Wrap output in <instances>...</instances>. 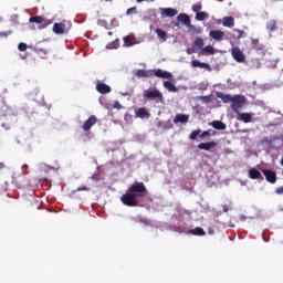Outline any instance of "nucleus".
<instances>
[{"instance_id": "obj_47", "label": "nucleus", "mask_w": 283, "mask_h": 283, "mask_svg": "<svg viewBox=\"0 0 283 283\" xmlns=\"http://www.w3.org/2000/svg\"><path fill=\"white\" fill-rule=\"evenodd\" d=\"M6 168V164L4 163H0V170Z\"/></svg>"}, {"instance_id": "obj_21", "label": "nucleus", "mask_w": 283, "mask_h": 283, "mask_svg": "<svg viewBox=\"0 0 283 283\" xmlns=\"http://www.w3.org/2000/svg\"><path fill=\"white\" fill-rule=\"evenodd\" d=\"M266 31L271 34L277 30V21L275 20H270L266 25Z\"/></svg>"}, {"instance_id": "obj_20", "label": "nucleus", "mask_w": 283, "mask_h": 283, "mask_svg": "<svg viewBox=\"0 0 283 283\" xmlns=\"http://www.w3.org/2000/svg\"><path fill=\"white\" fill-rule=\"evenodd\" d=\"M249 178L251 179H263L262 172L256 168L249 169Z\"/></svg>"}, {"instance_id": "obj_36", "label": "nucleus", "mask_w": 283, "mask_h": 283, "mask_svg": "<svg viewBox=\"0 0 283 283\" xmlns=\"http://www.w3.org/2000/svg\"><path fill=\"white\" fill-rule=\"evenodd\" d=\"M135 43L129 36L124 38V46H133Z\"/></svg>"}, {"instance_id": "obj_18", "label": "nucleus", "mask_w": 283, "mask_h": 283, "mask_svg": "<svg viewBox=\"0 0 283 283\" xmlns=\"http://www.w3.org/2000/svg\"><path fill=\"white\" fill-rule=\"evenodd\" d=\"M191 66L192 67H200V69H206L207 71H211V65L207 63H202L198 60L191 61Z\"/></svg>"}, {"instance_id": "obj_17", "label": "nucleus", "mask_w": 283, "mask_h": 283, "mask_svg": "<svg viewBox=\"0 0 283 283\" xmlns=\"http://www.w3.org/2000/svg\"><path fill=\"white\" fill-rule=\"evenodd\" d=\"M136 116L139 118H149L151 116V114L149 113V111L146 107H140L137 109Z\"/></svg>"}, {"instance_id": "obj_45", "label": "nucleus", "mask_w": 283, "mask_h": 283, "mask_svg": "<svg viewBox=\"0 0 283 283\" xmlns=\"http://www.w3.org/2000/svg\"><path fill=\"white\" fill-rule=\"evenodd\" d=\"M263 143H272V140L270 139V137H264Z\"/></svg>"}, {"instance_id": "obj_42", "label": "nucleus", "mask_w": 283, "mask_h": 283, "mask_svg": "<svg viewBox=\"0 0 283 283\" xmlns=\"http://www.w3.org/2000/svg\"><path fill=\"white\" fill-rule=\"evenodd\" d=\"M209 136H211V130H205V132L200 133V135H199L200 138H206Z\"/></svg>"}, {"instance_id": "obj_49", "label": "nucleus", "mask_w": 283, "mask_h": 283, "mask_svg": "<svg viewBox=\"0 0 283 283\" xmlns=\"http://www.w3.org/2000/svg\"><path fill=\"white\" fill-rule=\"evenodd\" d=\"M136 1L139 2V3H142V2L147 1V0H136Z\"/></svg>"}, {"instance_id": "obj_27", "label": "nucleus", "mask_w": 283, "mask_h": 283, "mask_svg": "<svg viewBox=\"0 0 283 283\" xmlns=\"http://www.w3.org/2000/svg\"><path fill=\"white\" fill-rule=\"evenodd\" d=\"M164 87L167 88L169 92H172V93L179 92L177 86L170 81L164 82Z\"/></svg>"}, {"instance_id": "obj_6", "label": "nucleus", "mask_w": 283, "mask_h": 283, "mask_svg": "<svg viewBox=\"0 0 283 283\" xmlns=\"http://www.w3.org/2000/svg\"><path fill=\"white\" fill-rule=\"evenodd\" d=\"M231 55H232L233 60H235L239 63H243L247 59L243 51L238 46L231 49Z\"/></svg>"}, {"instance_id": "obj_4", "label": "nucleus", "mask_w": 283, "mask_h": 283, "mask_svg": "<svg viewBox=\"0 0 283 283\" xmlns=\"http://www.w3.org/2000/svg\"><path fill=\"white\" fill-rule=\"evenodd\" d=\"M144 97L147 99H159L163 101L164 99V95L160 91H158L157 88L155 90H146L144 92Z\"/></svg>"}, {"instance_id": "obj_16", "label": "nucleus", "mask_w": 283, "mask_h": 283, "mask_svg": "<svg viewBox=\"0 0 283 283\" xmlns=\"http://www.w3.org/2000/svg\"><path fill=\"white\" fill-rule=\"evenodd\" d=\"M222 25L226 28H234L235 27V20L233 17H224L222 19Z\"/></svg>"}, {"instance_id": "obj_38", "label": "nucleus", "mask_w": 283, "mask_h": 283, "mask_svg": "<svg viewBox=\"0 0 283 283\" xmlns=\"http://www.w3.org/2000/svg\"><path fill=\"white\" fill-rule=\"evenodd\" d=\"M234 31H237L239 34L237 35V39L240 40L244 36H247V32L243 30H239V29H234Z\"/></svg>"}, {"instance_id": "obj_14", "label": "nucleus", "mask_w": 283, "mask_h": 283, "mask_svg": "<svg viewBox=\"0 0 283 283\" xmlns=\"http://www.w3.org/2000/svg\"><path fill=\"white\" fill-rule=\"evenodd\" d=\"M96 91L101 94H107L112 92V88L109 85L104 84V83H98L96 84Z\"/></svg>"}, {"instance_id": "obj_41", "label": "nucleus", "mask_w": 283, "mask_h": 283, "mask_svg": "<svg viewBox=\"0 0 283 283\" xmlns=\"http://www.w3.org/2000/svg\"><path fill=\"white\" fill-rule=\"evenodd\" d=\"M137 13V7H133L130 9H127L126 14L130 15V14H136Z\"/></svg>"}, {"instance_id": "obj_2", "label": "nucleus", "mask_w": 283, "mask_h": 283, "mask_svg": "<svg viewBox=\"0 0 283 283\" xmlns=\"http://www.w3.org/2000/svg\"><path fill=\"white\" fill-rule=\"evenodd\" d=\"M247 104V97L244 95H234L231 101V108L234 113L240 114Z\"/></svg>"}, {"instance_id": "obj_44", "label": "nucleus", "mask_w": 283, "mask_h": 283, "mask_svg": "<svg viewBox=\"0 0 283 283\" xmlns=\"http://www.w3.org/2000/svg\"><path fill=\"white\" fill-rule=\"evenodd\" d=\"M275 192L279 195H283V186L275 189Z\"/></svg>"}, {"instance_id": "obj_54", "label": "nucleus", "mask_w": 283, "mask_h": 283, "mask_svg": "<svg viewBox=\"0 0 283 283\" xmlns=\"http://www.w3.org/2000/svg\"><path fill=\"white\" fill-rule=\"evenodd\" d=\"M151 2L156 1V0H150Z\"/></svg>"}, {"instance_id": "obj_11", "label": "nucleus", "mask_w": 283, "mask_h": 283, "mask_svg": "<svg viewBox=\"0 0 283 283\" xmlns=\"http://www.w3.org/2000/svg\"><path fill=\"white\" fill-rule=\"evenodd\" d=\"M154 75L159 78H172V73L168 71H163L161 69H158L154 71Z\"/></svg>"}, {"instance_id": "obj_29", "label": "nucleus", "mask_w": 283, "mask_h": 283, "mask_svg": "<svg viewBox=\"0 0 283 283\" xmlns=\"http://www.w3.org/2000/svg\"><path fill=\"white\" fill-rule=\"evenodd\" d=\"M187 28L190 33H197V34L203 33V29L201 27L196 28L192 23H190V25H188Z\"/></svg>"}, {"instance_id": "obj_30", "label": "nucleus", "mask_w": 283, "mask_h": 283, "mask_svg": "<svg viewBox=\"0 0 283 283\" xmlns=\"http://www.w3.org/2000/svg\"><path fill=\"white\" fill-rule=\"evenodd\" d=\"M205 40L202 38H197L195 39V41L192 42V46L193 48H199L202 49L205 46Z\"/></svg>"}, {"instance_id": "obj_35", "label": "nucleus", "mask_w": 283, "mask_h": 283, "mask_svg": "<svg viewBox=\"0 0 283 283\" xmlns=\"http://www.w3.org/2000/svg\"><path fill=\"white\" fill-rule=\"evenodd\" d=\"M191 10H192L193 12H196V14L199 13V12L202 10V3L199 2V3H197V4H193V6L191 7Z\"/></svg>"}, {"instance_id": "obj_31", "label": "nucleus", "mask_w": 283, "mask_h": 283, "mask_svg": "<svg viewBox=\"0 0 283 283\" xmlns=\"http://www.w3.org/2000/svg\"><path fill=\"white\" fill-rule=\"evenodd\" d=\"M119 45H120L119 39H116L115 41L109 42L108 44H106V49L116 50V49L119 48Z\"/></svg>"}, {"instance_id": "obj_40", "label": "nucleus", "mask_w": 283, "mask_h": 283, "mask_svg": "<svg viewBox=\"0 0 283 283\" xmlns=\"http://www.w3.org/2000/svg\"><path fill=\"white\" fill-rule=\"evenodd\" d=\"M35 53L40 54V55H46L48 51L45 49H41V48H35Z\"/></svg>"}, {"instance_id": "obj_19", "label": "nucleus", "mask_w": 283, "mask_h": 283, "mask_svg": "<svg viewBox=\"0 0 283 283\" xmlns=\"http://www.w3.org/2000/svg\"><path fill=\"white\" fill-rule=\"evenodd\" d=\"M210 126H212L213 128H216L217 130H226L227 129V124H224L221 120H213L211 123H209Z\"/></svg>"}, {"instance_id": "obj_43", "label": "nucleus", "mask_w": 283, "mask_h": 283, "mask_svg": "<svg viewBox=\"0 0 283 283\" xmlns=\"http://www.w3.org/2000/svg\"><path fill=\"white\" fill-rule=\"evenodd\" d=\"M90 188L87 186H82V187H78L76 188V191H88Z\"/></svg>"}, {"instance_id": "obj_55", "label": "nucleus", "mask_w": 283, "mask_h": 283, "mask_svg": "<svg viewBox=\"0 0 283 283\" xmlns=\"http://www.w3.org/2000/svg\"><path fill=\"white\" fill-rule=\"evenodd\" d=\"M105 1H112V0H105Z\"/></svg>"}, {"instance_id": "obj_52", "label": "nucleus", "mask_w": 283, "mask_h": 283, "mask_svg": "<svg viewBox=\"0 0 283 283\" xmlns=\"http://www.w3.org/2000/svg\"><path fill=\"white\" fill-rule=\"evenodd\" d=\"M107 34H108V35H113V32H108Z\"/></svg>"}, {"instance_id": "obj_3", "label": "nucleus", "mask_w": 283, "mask_h": 283, "mask_svg": "<svg viewBox=\"0 0 283 283\" xmlns=\"http://www.w3.org/2000/svg\"><path fill=\"white\" fill-rule=\"evenodd\" d=\"M251 46L258 55H266L268 49L263 43H261L260 39H251Z\"/></svg>"}, {"instance_id": "obj_28", "label": "nucleus", "mask_w": 283, "mask_h": 283, "mask_svg": "<svg viewBox=\"0 0 283 283\" xmlns=\"http://www.w3.org/2000/svg\"><path fill=\"white\" fill-rule=\"evenodd\" d=\"M12 184L15 185L17 188H23L25 184V178L19 177V178L12 179Z\"/></svg>"}, {"instance_id": "obj_22", "label": "nucleus", "mask_w": 283, "mask_h": 283, "mask_svg": "<svg viewBox=\"0 0 283 283\" xmlns=\"http://www.w3.org/2000/svg\"><path fill=\"white\" fill-rule=\"evenodd\" d=\"M179 21H181L182 24H185L187 28L191 24V19L188 14L181 13L177 17Z\"/></svg>"}, {"instance_id": "obj_5", "label": "nucleus", "mask_w": 283, "mask_h": 283, "mask_svg": "<svg viewBox=\"0 0 283 283\" xmlns=\"http://www.w3.org/2000/svg\"><path fill=\"white\" fill-rule=\"evenodd\" d=\"M30 23L42 24V28H48L53 23V20H45L42 15L31 17L29 18Z\"/></svg>"}, {"instance_id": "obj_32", "label": "nucleus", "mask_w": 283, "mask_h": 283, "mask_svg": "<svg viewBox=\"0 0 283 283\" xmlns=\"http://www.w3.org/2000/svg\"><path fill=\"white\" fill-rule=\"evenodd\" d=\"M155 32H156L157 36H158L160 40L167 41L168 35H167V32H166V31H164V30H161V29H156Z\"/></svg>"}, {"instance_id": "obj_12", "label": "nucleus", "mask_w": 283, "mask_h": 283, "mask_svg": "<svg viewBox=\"0 0 283 283\" xmlns=\"http://www.w3.org/2000/svg\"><path fill=\"white\" fill-rule=\"evenodd\" d=\"M160 11H161V15H165L168 18H174L179 13L178 10L172 9V8L160 9Z\"/></svg>"}, {"instance_id": "obj_8", "label": "nucleus", "mask_w": 283, "mask_h": 283, "mask_svg": "<svg viewBox=\"0 0 283 283\" xmlns=\"http://www.w3.org/2000/svg\"><path fill=\"white\" fill-rule=\"evenodd\" d=\"M97 123V117L92 115L83 124L82 128L85 132H88Z\"/></svg>"}, {"instance_id": "obj_7", "label": "nucleus", "mask_w": 283, "mask_h": 283, "mask_svg": "<svg viewBox=\"0 0 283 283\" xmlns=\"http://www.w3.org/2000/svg\"><path fill=\"white\" fill-rule=\"evenodd\" d=\"M262 172L270 184H275L277 181V174L274 170L263 169Z\"/></svg>"}, {"instance_id": "obj_33", "label": "nucleus", "mask_w": 283, "mask_h": 283, "mask_svg": "<svg viewBox=\"0 0 283 283\" xmlns=\"http://www.w3.org/2000/svg\"><path fill=\"white\" fill-rule=\"evenodd\" d=\"M210 15L207 12H198L196 13V20L197 21H205L206 19H208Z\"/></svg>"}, {"instance_id": "obj_51", "label": "nucleus", "mask_w": 283, "mask_h": 283, "mask_svg": "<svg viewBox=\"0 0 283 283\" xmlns=\"http://www.w3.org/2000/svg\"><path fill=\"white\" fill-rule=\"evenodd\" d=\"M280 163H281V165L283 166V156H282V159H281V161H280Z\"/></svg>"}, {"instance_id": "obj_53", "label": "nucleus", "mask_w": 283, "mask_h": 283, "mask_svg": "<svg viewBox=\"0 0 283 283\" xmlns=\"http://www.w3.org/2000/svg\"><path fill=\"white\" fill-rule=\"evenodd\" d=\"M25 168H28V165H24Z\"/></svg>"}, {"instance_id": "obj_25", "label": "nucleus", "mask_w": 283, "mask_h": 283, "mask_svg": "<svg viewBox=\"0 0 283 283\" xmlns=\"http://www.w3.org/2000/svg\"><path fill=\"white\" fill-rule=\"evenodd\" d=\"M189 122V115H185V114H178L175 116L174 118V123L178 124V123H188Z\"/></svg>"}, {"instance_id": "obj_1", "label": "nucleus", "mask_w": 283, "mask_h": 283, "mask_svg": "<svg viewBox=\"0 0 283 283\" xmlns=\"http://www.w3.org/2000/svg\"><path fill=\"white\" fill-rule=\"evenodd\" d=\"M148 195V189L144 182L135 181L127 191L120 197V201L125 207H139L137 198H144Z\"/></svg>"}, {"instance_id": "obj_23", "label": "nucleus", "mask_w": 283, "mask_h": 283, "mask_svg": "<svg viewBox=\"0 0 283 283\" xmlns=\"http://www.w3.org/2000/svg\"><path fill=\"white\" fill-rule=\"evenodd\" d=\"M153 71H147V70H137L135 71L134 75L137 77H150L153 76Z\"/></svg>"}, {"instance_id": "obj_9", "label": "nucleus", "mask_w": 283, "mask_h": 283, "mask_svg": "<svg viewBox=\"0 0 283 283\" xmlns=\"http://www.w3.org/2000/svg\"><path fill=\"white\" fill-rule=\"evenodd\" d=\"M209 36L218 42H221L226 36V32L220 30H212L209 32Z\"/></svg>"}, {"instance_id": "obj_46", "label": "nucleus", "mask_w": 283, "mask_h": 283, "mask_svg": "<svg viewBox=\"0 0 283 283\" xmlns=\"http://www.w3.org/2000/svg\"><path fill=\"white\" fill-rule=\"evenodd\" d=\"M120 106H122V105H120V103H119V102H115L114 107L119 108Z\"/></svg>"}, {"instance_id": "obj_48", "label": "nucleus", "mask_w": 283, "mask_h": 283, "mask_svg": "<svg viewBox=\"0 0 283 283\" xmlns=\"http://www.w3.org/2000/svg\"><path fill=\"white\" fill-rule=\"evenodd\" d=\"M140 222H144L146 224L147 220L146 219H140Z\"/></svg>"}, {"instance_id": "obj_26", "label": "nucleus", "mask_w": 283, "mask_h": 283, "mask_svg": "<svg viewBox=\"0 0 283 283\" xmlns=\"http://www.w3.org/2000/svg\"><path fill=\"white\" fill-rule=\"evenodd\" d=\"M189 233L191 235H199V237L207 235V232L205 231V229H202L200 227H197L195 229H190Z\"/></svg>"}, {"instance_id": "obj_24", "label": "nucleus", "mask_w": 283, "mask_h": 283, "mask_svg": "<svg viewBox=\"0 0 283 283\" xmlns=\"http://www.w3.org/2000/svg\"><path fill=\"white\" fill-rule=\"evenodd\" d=\"M217 97H219L223 103H232L233 96L229 94H224L221 92L217 93Z\"/></svg>"}, {"instance_id": "obj_13", "label": "nucleus", "mask_w": 283, "mask_h": 283, "mask_svg": "<svg viewBox=\"0 0 283 283\" xmlns=\"http://www.w3.org/2000/svg\"><path fill=\"white\" fill-rule=\"evenodd\" d=\"M237 118L248 124V123L252 122L253 114L252 113H241V112H239Z\"/></svg>"}, {"instance_id": "obj_34", "label": "nucleus", "mask_w": 283, "mask_h": 283, "mask_svg": "<svg viewBox=\"0 0 283 283\" xmlns=\"http://www.w3.org/2000/svg\"><path fill=\"white\" fill-rule=\"evenodd\" d=\"M202 133V129H197L191 132V134L189 135V139L195 140L197 139L198 136H200Z\"/></svg>"}, {"instance_id": "obj_15", "label": "nucleus", "mask_w": 283, "mask_h": 283, "mask_svg": "<svg viewBox=\"0 0 283 283\" xmlns=\"http://www.w3.org/2000/svg\"><path fill=\"white\" fill-rule=\"evenodd\" d=\"M218 146L217 142H208V143H200L198 145V148L201 150H210L211 148H214Z\"/></svg>"}, {"instance_id": "obj_37", "label": "nucleus", "mask_w": 283, "mask_h": 283, "mask_svg": "<svg viewBox=\"0 0 283 283\" xmlns=\"http://www.w3.org/2000/svg\"><path fill=\"white\" fill-rule=\"evenodd\" d=\"M202 52L209 53V54H214V48L211 45H207L206 48L202 49Z\"/></svg>"}, {"instance_id": "obj_50", "label": "nucleus", "mask_w": 283, "mask_h": 283, "mask_svg": "<svg viewBox=\"0 0 283 283\" xmlns=\"http://www.w3.org/2000/svg\"><path fill=\"white\" fill-rule=\"evenodd\" d=\"M0 35H1V36H6L7 34H6V33H3V32H0Z\"/></svg>"}, {"instance_id": "obj_10", "label": "nucleus", "mask_w": 283, "mask_h": 283, "mask_svg": "<svg viewBox=\"0 0 283 283\" xmlns=\"http://www.w3.org/2000/svg\"><path fill=\"white\" fill-rule=\"evenodd\" d=\"M52 31L55 34H65L66 33V25L65 23L61 22V23H54Z\"/></svg>"}, {"instance_id": "obj_39", "label": "nucleus", "mask_w": 283, "mask_h": 283, "mask_svg": "<svg viewBox=\"0 0 283 283\" xmlns=\"http://www.w3.org/2000/svg\"><path fill=\"white\" fill-rule=\"evenodd\" d=\"M18 50L21 52H25L28 50V44L27 43H19L18 44Z\"/></svg>"}]
</instances>
